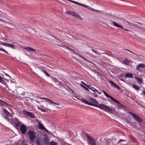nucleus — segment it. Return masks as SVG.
<instances>
[{
    "label": "nucleus",
    "mask_w": 145,
    "mask_h": 145,
    "mask_svg": "<svg viewBox=\"0 0 145 145\" xmlns=\"http://www.w3.org/2000/svg\"><path fill=\"white\" fill-rule=\"evenodd\" d=\"M79 100L86 104L99 108L108 112L112 113L114 110V108H110L106 105L103 104H99V103L96 100L93 98H90L89 99V101L91 103H90L84 99H79Z\"/></svg>",
    "instance_id": "1"
},
{
    "label": "nucleus",
    "mask_w": 145,
    "mask_h": 145,
    "mask_svg": "<svg viewBox=\"0 0 145 145\" xmlns=\"http://www.w3.org/2000/svg\"><path fill=\"white\" fill-rule=\"evenodd\" d=\"M36 135L35 132L32 130H29L26 133L27 137L29 138L31 143L33 142L34 140L36 137Z\"/></svg>",
    "instance_id": "2"
},
{
    "label": "nucleus",
    "mask_w": 145,
    "mask_h": 145,
    "mask_svg": "<svg viewBox=\"0 0 145 145\" xmlns=\"http://www.w3.org/2000/svg\"><path fill=\"white\" fill-rule=\"evenodd\" d=\"M129 113L131 114L132 117L134 118V120L137 121L138 123H140L143 121V120L140 117L133 113L132 112H129Z\"/></svg>",
    "instance_id": "3"
},
{
    "label": "nucleus",
    "mask_w": 145,
    "mask_h": 145,
    "mask_svg": "<svg viewBox=\"0 0 145 145\" xmlns=\"http://www.w3.org/2000/svg\"><path fill=\"white\" fill-rule=\"evenodd\" d=\"M3 112L4 113V114L3 115V117L6 120L8 121H10V119L9 118V116L11 117H12L10 113L7 110L5 109H3Z\"/></svg>",
    "instance_id": "4"
},
{
    "label": "nucleus",
    "mask_w": 145,
    "mask_h": 145,
    "mask_svg": "<svg viewBox=\"0 0 145 145\" xmlns=\"http://www.w3.org/2000/svg\"><path fill=\"white\" fill-rule=\"evenodd\" d=\"M10 121L12 124L15 125L17 127H18L20 124L18 119L16 118H12Z\"/></svg>",
    "instance_id": "5"
},
{
    "label": "nucleus",
    "mask_w": 145,
    "mask_h": 145,
    "mask_svg": "<svg viewBox=\"0 0 145 145\" xmlns=\"http://www.w3.org/2000/svg\"><path fill=\"white\" fill-rule=\"evenodd\" d=\"M20 130L21 132L23 134H25L27 130L26 126L24 124H22L20 126Z\"/></svg>",
    "instance_id": "6"
},
{
    "label": "nucleus",
    "mask_w": 145,
    "mask_h": 145,
    "mask_svg": "<svg viewBox=\"0 0 145 145\" xmlns=\"http://www.w3.org/2000/svg\"><path fill=\"white\" fill-rule=\"evenodd\" d=\"M38 125L39 129L44 130L47 132H48V131L45 128L43 125L40 122H38Z\"/></svg>",
    "instance_id": "7"
},
{
    "label": "nucleus",
    "mask_w": 145,
    "mask_h": 145,
    "mask_svg": "<svg viewBox=\"0 0 145 145\" xmlns=\"http://www.w3.org/2000/svg\"><path fill=\"white\" fill-rule=\"evenodd\" d=\"M25 113L26 115L29 116L30 118H34L35 117L34 114L32 112L26 111H25Z\"/></svg>",
    "instance_id": "8"
},
{
    "label": "nucleus",
    "mask_w": 145,
    "mask_h": 145,
    "mask_svg": "<svg viewBox=\"0 0 145 145\" xmlns=\"http://www.w3.org/2000/svg\"><path fill=\"white\" fill-rule=\"evenodd\" d=\"M112 101H114L116 103L118 104V107L120 108H124V107H125L124 105L121 104L117 100L114 99Z\"/></svg>",
    "instance_id": "9"
},
{
    "label": "nucleus",
    "mask_w": 145,
    "mask_h": 145,
    "mask_svg": "<svg viewBox=\"0 0 145 145\" xmlns=\"http://www.w3.org/2000/svg\"><path fill=\"white\" fill-rule=\"evenodd\" d=\"M145 67V65L144 63H140L138 64L137 66L136 69L137 70H140V68H144Z\"/></svg>",
    "instance_id": "10"
},
{
    "label": "nucleus",
    "mask_w": 145,
    "mask_h": 145,
    "mask_svg": "<svg viewBox=\"0 0 145 145\" xmlns=\"http://www.w3.org/2000/svg\"><path fill=\"white\" fill-rule=\"evenodd\" d=\"M135 79L139 84H142L143 82V80L142 78H140L138 77H135Z\"/></svg>",
    "instance_id": "11"
},
{
    "label": "nucleus",
    "mask_w": 145,
    "mask_h": 145,
    "mask_svg": "<svg viewBox=\"0 0 145 145\" xmlns=\"http://www.w3.org/2000/svg\"><path fill=\"white\" fill-rule=\"evenodd\" d=\"M109 82L112 85L114 86L116 88H118L119 89H120V87L112 80H110Z\"/></svg>",
    "instance_id": "12"
},
{
    "label": "nucleus",
    "mask_w": 145,
    "mask_h": 145,
    "mask_svg": "<svg viewBox=\"0 0 145 145\" xmlns=\"http://www.w3.org/2000/svg\"><path fill=\"white\" fill-rule=\"evenodd\" d=\"M103 92L104 94V95L107 97L110 98L111 100H112L114 99V98L112 96L108 94L105 91H102Z\"/></svg>",
    "instance_id": "13"
},
{
    "label": "nucleus",
    "mask_w": 145,
    "mask_h": 145,
    "mask_svg": "<svg viewBox=\"0 0 145 145\" xmlns=\"http://www.w3.org/2000/svg\"><path fill=\"white\" fill-rule=\"evenodd\" d=\"M112 23L115 26L118 27H120L122 29H123V26L122 25L118 24L117 23L113 21L112 22Z\"/></svg>",
    "instance_id": "14"
},
{
    "label": "nucleus",
    "mask_w": 145,
    "mask_h": 145,
    "mask_svg": "<svg viewBox=\"0 0 145 145\" xmlns=\"http://www.w3.org/2000/svg\"><path fill=\"white\" fill-rule=\"evenodd\" d=\"M71 15L78 18H80L81 17L79 15L74 12H72Z\"/></svg>",
    "instance_id": "15"
},
{
    "label": "nucleus",
    "mask_w": 145,
    "mask_h": 145,
    "mask_svg": "<svg viewBox=\"0 0 145 145\" xmlns=\"http://www.w3.org/2000/svg\"><path fill=\"white\" fill-rule=\"evenodd\" d=\"M125 76L126 77L131 78H133V74L131 73H127L125 74Z\"/></svg>",
    "instance_id": "16"
},
{
    "label": "nucleus",
    "mask_w": 145,
    "mask_h": 145,
    "mask_svg": "<svg viewBox=\"0 0 145 145\" xmlns=\"http://www.w3.org/2000/svg\"><path fill=\"white\" fill-rule=\"evenodd\" d=\"M25 49L26 50V51L28 52L31 51H36V50L31 48L30 47H27L25 48Z\"/></svg>",
    "instance_id": "17"
},
{
    "label": "nucleus",
    "mask_w": 145,
    "mask_h": 145,
    "mask_svg": "<svg viewBox=\"0 0 145 145\" xmlns=\"http://www.w3.org/2000/svg\"><path fill=\"white\" fill-rule=\"evenodd\" d=\"M35 142L37 145H42L41 141L39 139L36 140Z\"/></svg>",
    "instance_id": "18"
},
{
    "label": "nucleus",
    "mask_w": 145,
    "mask_h": 145,
    "mask_svg": "<svg viewBox=\"0 0 145 145\" xmlns=\"http://www.w3.org/2000/svg\"><path fill=\"white\" fill-rule=\"evenodd\" d=\"M25 93L24 92H23V93L19 94V97H21L22 98H25Z\"/></svg>",
    "instance_id": "19"
},
{
    "label": "nucleus",
    "mask_w": 145,
    "mask_h": 145,
    "mask_svg": "<svg viewBox=\"0 0 145 145\" xmlns=\"http://www.w3.org/2000/svg\"><path fill=\"white\" fill-rule=\"evenodd\" d=\"M133 87L135 89L137 90H138L140 88L139 86L138 85H136L134 84H133Z\"/></svg>",
    "instance_id": "20"
},
{
    "label": "nucleus",
    "mask_w": 145,
    "mask_h": 145,
    "mask_svg": "<svg viewBox=\"0 0 145 145\" xmlns=\"http://www.w3.org/2000/svg\"><path fill=\"white\" fill-rule=\"evenodd\" d=\"M88 88L89 89H91L95 92H97L98 91L97 90L93 87H91V88L88 87Z\"/></svg>",
    "instance_id": "21"
},
{
    "label": "nucleus",
    "mask_w": 145,
    "mask_h": 145,
    "mask_svg": "<svg viewBox=\"0 0 145 145\" xmlns=\"http://www.w3.org/2000/svg\"><path fill=\"white\" fill-rule=\"evenodd\" d=\"M129 62L128 60L125 59L123 61V63L125 65H127Z\"/></svg>",
    "instance_id": "22"
},
{
    "label": "nucleus",
    "mask_w": 145,
    "mask_h": 145,
    "mask_svg": "<svg viewBox=\"0 0 145 145\" xmlns=\"http://www.w3.org/2000/svg\"><path fill=\"white\" fill-rule=\"evenodd\" d=\"M48 103H51L55 104H57V105H59V104L55 103V102H54L53 101H51V100H50L49 99H48Z\"/></svg>",
    "instance_id": "23"
},
{
    "label": "nucleus",
    "mask_w": 145,
    "mask_h": 145,
    "mask_svg": "<svg viewBox=\"0 0 145 145\" xmlns=\"http://www.w3.org/2000/svg\"><path fill=\"white\" fill-rule=\"evenodd\" d=\"M1 43L2 45L8 47L9 43H6L5 42H1Z\"/></svg>",
    "instance_id": "24"
},
{
    "label": "nucleus",
    "mask_w": 145,
    "mask_h": 145,
    "mask_svg": "<svg viewBox=\"0 0 145 145\" xmlns=\"http://www.w3.org/2000/svg\"><path fill=\"white\" fill-rule=\"evenodd\" d=\"M8 47H9L13 49L14 48V45L11 44H9V43L8 44Z\"/></svg>",
    "instance_id": "25"
},
{
    "label": "nucleus",
    "mask_w": 145,
    "mask_h": 145,
    "mask_svg": "<svg viewBox=\"0 0 145 145\" xmlns=\"http://www.w3.org/2000/svg\"><path fill=\"white\" fill-rule=\"evenodd\" d=\"M50 145H57V144L55 142H52L50 143Z\"/></svg>",
    "instance_id": "26"
},
{
    "label": "nucleus",
    "mask_w": 145,
    "mask_h": 145,
    "mask_svg": "<svg viewBox=\"0 0 145 145\" xmlns=\"http://www.w3.org/2000/svg\"><path fill=\"white\" fill-rule=\"evenodd\" d=\"M0 50L1 51H2L4 52H5V53L8 54V52L7 51H6L5 49H3V48H0Z\"/></svg>",
    "instance_id": "27"
},
{
    "label": "nucleus",
    "mask_w": 145,
    "mask_h": 145,
    "mask_svg": "<svg viewBox=\"0 0 145 145\" xmlns=\"http://www.w3.org/2000/svg\"><path fill=\"white\" fill-rule=\"evenodd\" d=\"M110 142L107 140L106 142V145H110Z\"/></svg>",
    "instance_id": "28"
},
{
    "label": "nucleus",
    "mask_w": 145,
    "mask_h": 145,
    "mask_svg": "<svg viewBox=\"0 0 145 145\" xmlns=\"http://www.w3.org/2000/svg\"><path fill=\"white\" fill-rule=\"evenodd\" d=\"M72 12L70 11H67L66 12V13L69 14L71 15Z\"/></svg>",
    "instance_id": "29"
},
{
    "label": "nucleus",
    "mask_w": 145,
    "mask_h": 145,
    "mask_svg": "<svg viewBox=\"0 0 145 145\" xmlns=\"http://www.w3.org/2000/svg\"><path fill=\"white\" fill-rule=\"evenodd\" d=\"M3 81V78L0 76V82L2 83Z\"/></svg>",
    "instance_id": "30"
},
{
    "label": "nucleus",
    "mask_w": 145,
    "mask_h": 145,
    "mask_svg": "<svg viewBox=\"0 0 145 145\" xmlns=\"http://www.w3.org/2000/svg\"><path fill=\"white\" fill-rule=\"evenodd\" d=\"M40 70L41 71L43 72L44 73V72L46 71L45 69L42 68H41Z\"/></svg>",
    "instance_id": "31"
},
{
    "label": "nucleus",
    "mask_w": 145,
    "mask_h": 145,
    "mask_svg": "<svg viewBox=\"0 0 145 145\" xmlns=\"http://www.w3.org/2000/svg\"><path fill=\"white\" fill-rule=\"evenodd\" d=\"M44 73H45V74L47 76L49 77L50 76L49 74H48L46 71L45 72H44Z\"/></svg>",
    "instance_id": "32"
},
{
    "label": "nucleus",
    "mask_w": 145,
    "mask_h": 145,
    "mask_svg": "<svg viewBox=\"0 0 145 145\" xmlns=\"http://www.w3.org/2000/svg\"><path fill=\"white\" fill-rule=\"evenodd\" d=\"M81 86H82L83 87H84V88L86 90H88V89L86 87L84 86L83 85H82V84H81Z\"/></svg>",
    "instance_id": "33"
},
{
    "label": "nucleus",
    "mask_w": 145,
    "mask_h": 145,
    "mask_svg": "<svg viewBox=\"0 0 145 145\" xmlns=\"http://www.w3.org/2000/svg\"><path fill=\"white\" fill-rule=\"evenodd\" d=\"M0 102L1 103H5V104H6V103L5 102H4L2 100H1V99H0Z\"/></svg>",
    "instance_id": "34"
},
{
    "label": "nucleus",
    "mask_w": 145,
    "mask_h": 145,
    "mask_svg": "<svg viewBox=\"0 0 145 145\" xmlns=\"http://www.w3.org/2000/svg\"><path fill=\"white\" fill-rule=\"evenodd\" d=\"M92 10H93V11H95L96 12H98V10H95L94 9H93V8L92 9Z\"/></svg>",
    "instance_id": "35"
},
{
    "label": "nucleus",
    "mask_w": 145,
    "mask_h": 145,
    "mask_svg": "<svg viewBox=\"0 0 145 145\" xmlns=\"http://www.w3.org/2000/svg\"><path fill=\"white\" fill-rule=\"evenodd\" d=\"M41 99H46V100H47V101H48V99H48V98H45V97H43V98H41Z\"/></svg>",
    "instance_id": "36"
},
{
    "label": "nucleus",
    "mask_w": 145,
    "mask_h": 145,
    "mask_svg": "<svg viewBox=\"0 0 145 145\" xmlns=\"http://www.w3.org/2000/svg\"><path fill=\"white\" fill-rule=\"evenodd\" d=\"M81 83L83 84L85 86H88L84 82H81Z\"/></svg>",
    "instance_id": "37"
},
{
    "label": "nucleus",
    "mask_w": 145,
    "mask_h": 145,
    "mask_svg": "<svg viewBox=\"0 0 145 145\" xmlns=\"http://www.w3.org/2000/svg\"><path fill=\"white\" fill-rule=\"evenodd\" d=\"M97 94H96V93L94 94V97H97Z\"/></svg>",
    "instance_id": "38"
},
{
    "label": "nucleus",
    "mask_w": 145,
    "mask_h": 145,
    "mask_svg": "<svg viewBox=\"0 0 145 145\" xmlns=\"http://www.w3.org/2000/svg\"><path fill=\"white\" fill-rule=\"evenodd\" d=\"M92 50V51L93 52L95 53L96 54H97V52L96 51H95V50Z\"/></svg>",
    "instance_id": "39"
},
{
    "label": "nucleus",
    "mask_w": 145,
    "mask_h": 145,
    "mask_svg": "<svg viewBox=\"0 0 145 145\" xmlns=\"http://www.w3.org/2000/svg\"><path fill=\"white\" fill-rule=\"evenodd\" d=\"M124 50H125L128 51L129 52H131V53H133V52H131V51H130V50H128L125 49Z\"/></svg>",
    "instance_id": "40"
},
{
    "label": "nucleus",
    "mask_w": 145,
    "mask_h": 145,
    "mask_svg": "<svg viewBox=\"0 0 145 145\" xmlns=\"http://www.w3.org/2000/svg\"><path fill=\"white\" fill-rule=\"evenodd\" d=\"M124 50H125L128 51L129 52H131V53H133V52H131V51H130V50H128L125 49Z\"/></svg>",
    "instance_id": "41"
},
{
    "label": "nucleus",
    "mask_w": 145,
    "mask_h": 145,
    "mask_svg": "<svg viewBox=\"0 0 145 145\" xmlns=\"http://www.w3.org/2000/svg\"><path fill=\"white\" fill-rule=\"evenodd\" d=\"M55 81L56 82H58L59 81V80H57V79L55 78Z\"/></svg>",
    "instance_id": "42"
},
{
    "label": "nucleus",
    "mask_w": 145,
    "mask_h": 145,
    "mask_svg": "<svg viewBox=\"0 0 145 145\" xmlns=\"http://www.w3.org/2000/svg\"><path fill=\"white\" fill-rule=\"evenodd\" d=\"M83 7H87L88 6H87L86 5H83Z\"/></svg>",
    "instance_id": "43"
},
{
    "label": "nucleus",
    "mask_w": 145,
    "mask_h": 145,
    "mask_svg": "<svg viewBox=\"0 0 145 145\" xmlns=\"http://www.w3.org/2000/svg\"><path fill=\"white\" fill-rule=\"evenodd\" d=\"M6 76H8L9 77H10V76L8 74H6Z\"/></svg>",
    "instance_id": "44"
},
{
    "label": "nucleus",
    "mask_w": 145,
    "mask_h": 145,
    "mask_svg": "<svg viewBox=\"0 0 145 145\" xmlns=\"http://www.w3.org/2000/svg\"><path fill=\"white\" fill-rule=\"evenodd\" d=\"M80 3H79L78 2H76V4H77V5H79V4H80Z\"/></svg>",
    "instance_id": "45"
},
{
    "label": "nucleus",
    "mask_w": 145,
    "mask_h": 145,
    "mask_svg": "<svg viewBox=\"0 0 145 145\" xmlns=\"http://www.w3.org/2000/svg\"><path fill=\"white\" fill-rule=\"evenodd\" d=\"M82 58L83 59H86L84 57H83V56H81L80 57Z\"/></svg>",
    "instance_id": "46"
},
{
    "label": "nucleus",
    "mask_w": 145,
    "mask_h": 145,
    "mask_svg": "<svg viewBox=\"0 0 145 145\" xmlns=\"http://www.w3.org/2000/svg\"><path fill=\"white\" fill-rule=\"evenodd\" d=\"M123 140H122V139H120V140L119 142H122V141H123Z\"/></svg>",
    "instance_id": "47"
},
{
    "label": "nucleus",
    "mask_w": 145,
    "mask_h": 145,
    "mask_svg": "<svg viewBox=\"0 0 145 145\" xmlns=\"http://www.w3.org/2000/svg\"><path fill=\"white\" fill-rule=\"evenodd\" d=\"M83 4L80 3L79 5L83 6Z\"/></svg>",
    "instance_id": "48"
},
{
    "label": "nucleus",
    "mask_w": 145,
    "mask_h": 145,
    "mask_svg": "<svg viewBox=\"0 0 145 145\" xmlns=\"http://www.w3.org/2000/svg\"><path fill=\"white\" fill-rule=\"evenodd\" d=\"M83 4L80 3L79 5L83 6Z\"/></svg>",
    "instance_id": "49"
},
{
    "label": "nucleus",
    "mask_w": 145,
    "mask_h": 145,
    "mask_svg": "<svg viewBox=\"0 0 145 145\" xmlns=\"http://www.w3.org/2000/svg\"><path fill=\"white\" fill-rule=\"evenodd\" d=\"M133 54H135V55H137V56H138L137 55V54L136 53H133Z\"/></svg>",
    "instance_id": "50"
},
{
    "label": "nucleus",
    "mask_w": 145,
    "mask_h": 145,
    "mask_svg": "<svg viewBox=\"0 0 145 145\" xmlns=\"http://www.w3.org/2000/svg\"><path fill=\"white\" fill-rule=\"evenodd\" d=\"M42 112H45L46 111L45 110H42Z\"/></svg>",
    "instance_id": "51"
},
{
    "label": "nucleus",
    "mask_w": 145,
    "mask_h": 145,
    "mask_svg": "<svg viewBox=\"0 0 145 145\" xmlns=\"http://www.w3.org/2000/svg\"><path fill=\"white\" fill-rule=\"evenodd\" d=\"M123 29H124V30H126V31H129V30H127V29H123Z\"/></svg>",
    "instance_id": "52"
},
{
    "label": "nucleus",
    "mask_w": 145,
    "mask_h": 145,
    "mask_svg": "<svg viewBox=\"0 0 145 145\" xmlns=\"http://www.w3.org/2000/svg\"><path fill=\"white\" fill-rule=\"evenodd\" d=\"M0 21H2V22H3V21L0 18Z\"/></svg>",
    "instance_id": "53"
},
{
    "label": "nucleus",
    "mask_w": 145,
    "mask_h": 145,
    "mask_svg": "<svg viewBox=\"0 0 145 145\" xmlns=\"http://www.w3.org/2000/svg\"><path fill=\"white\" fill-rule=\"evenodd\" d=\"M71 51L72 52H74L73 51H74V50L73 49H72V50H71Z\"/></svg>",
    "instance_id": "54"
},
{
    "label": "nucleus",
    "mask_w": 145,
    "mask_h": 145,
    "mask_svg": "<svg viewBox=\"0 0 145 145\" xmlns=\"http://www.w3.org/2000/svg\"><path fill=\"white\" fill-rule=\"evenodd\" d=\"M139 71H142V69H141V70H139Z\"/></svg>",
    "instance_id": "55"
},
{
    "label": "nucleus",
    "mask_w": 145,
    "mask_h": 145,
    "mask_svg": "<svg viewBox=\"0 0 145 145\" xmlns=\"http://www.w3.org/2000/svg\"><path fill=\"white\" fill-rule=\"evenodd\" d=\"M46 139H47V138H46ZM45 141L46 140V138H45Z\"/></svg>",
    "instance_id": "56"
},
{
    "label": "nucleus",
    "mask_w": 145,
    "mask_h": 145,
    "mask_svg": "<svg viewBox=\"0 0 145 145\" xmlns=\"http://www.w3.org/2000/svg\"><path fill=\"white\" fill-rule=\"evenodd\" d=\"M101 93V92H100V93H99V94H100Z\"/></svg>",
    "instance_id": "57"
},
{
    "label": "nucleus",
    "mask_w": 145,
    "mask_h": 145,
    "mask_svg": "<svg viewBox=\"0 0 145 145\" xmlns=\"http://www.w3.org/2000/svg\"><path fill=\"white\" fill-rule=\"evenodd\" d=\"M37 103H39V102H38V101H37Z\"/></svg>",
    "instance_id": "58"
}]
</instances>
